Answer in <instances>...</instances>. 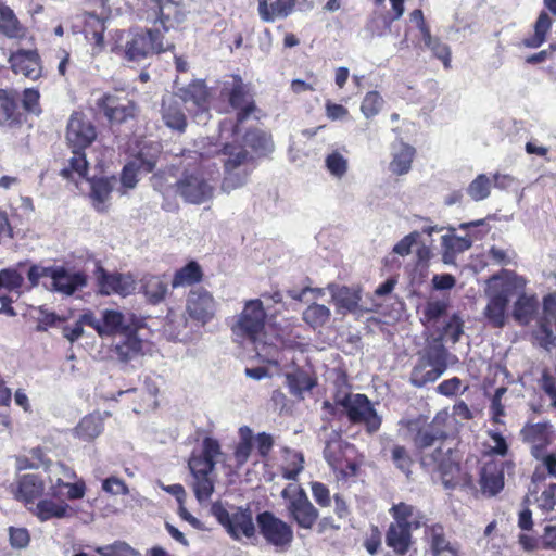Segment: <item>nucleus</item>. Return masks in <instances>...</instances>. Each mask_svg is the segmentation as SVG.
Here are the masks:
<instances>
[{"label": "nucleus", "instance_id": "nucleus-1", "mask_svg": "<svg viewBox=\"0 0 556 556\" xmlns=\"http://www.w3.org/2000/svg\"><path fill=\"white\" fill-rule=\"evenodd\" d=\"M197 150L193 153L197 157L206 161L217 157L224 165V177L220 184V190L227 194L242 188L251 174L250 163L252 155L244 147L226 143L223 147L211 140L201 139L195 142Z\"/></svg>", "mask_w": 556, "mask_h": 556}, {"label": "nucleus", "instance_id": "nucleus-2", "mask_svg": "<svg viewBox=\"0 0 556 556\" xmlns=\"http://www.w3.org/2000/svg\"><path fill=\"white\" fill-rule=\"evenodd\" d=\"M266 316L261 300H249L237 316L231 330L236 342L241 345H253L257 356L266 362H274L275 351L263 340Z\"/></svg>", "mask_w": 556, "mask_h": 556}, {"label": "nucleus", "instance_id": "nucleus-3", "mask_svg": "<svg viewBox=\"0 0 556 556\" xmlns=\"http://www.w3.org/2000/svg\"><path fill=\"white\" fill-rule=\"evenodd\" d=\"M184 157L198 160L195 168H185L180 178L175 182L176 193L187 203L203 204L211 201L214 197L215 187L213 181L219 174L218 166L213 163L212 166L206 161L197 157L193 151H188Z\"/></svg>", "mask_w": 556, "mask_h": 556}, {"label": "nucleus", "instance_id": "nucleus-4", "mask_svg": "<svg viewBox=\"0 0 556 556\" xmlns=\"http://www.w3.org/2000/svg\"><path fill=\"white\" fill-rule=\"evenodd\" d=\"M97 132L92 123L79 112H74L67 123L66 140L72 149L73 156L68 160V167L62 169V176L70 178L72 174L78 177H86L88 162L85 149L96 139Z\"/></svg>", "mask_w": 556, "mask_h": 556}, {"label": "nucleus", "instance_id": "nucleus-5", "mask_svg": "<svg viewBox=\"0 0 556 556\" xmlns=\"http://www.w3.org/2000/svg\"><path fill=\"white\" fill-rule=\"evenodd\" d=\"M523 286L522 279H501L492 277L486 290L488 304L483 311L489 324L502 328L506 323V309L511 296Z\"/></svg>", "mask_w": 556, "mask_h": 556}, {"label": "nucleus", "instance_id": "nucleus-6", "mask_svg": "<svg viewBox=\"0 0 556 556\" xmlns=\"http://www.w3.org/2000/svg\"><path fill=\"white\" fill-rule=\"evenodd\" d=\"M159 28L129 30L124 45L125 58L128 61L140 62L150 55L172 49L174 45L165 43Z\"/></svg>", "mask_w": 556, "mask_h": 556}, {"label": "nucleus", "instance_id": "nucleus-7", "mask_svg": "<svg viewBox=\"0 0 556 556\" xmlns=\"http://www.w3.org/2000/svg\"><path fill=\"white\" fill-rule=\"evenodd\" d=\"M336 404L343 407L351 422L364 425L368 433H375L380 429L381 417L377 414L374 404L365 394H337Z\"/></svg>", "mask_w": 556, "mask_h": 556}, {"label": "nucleus", "instance_id": "nucleus-8", "mask_svg": "<svg viewBox=\"0 0 556 556\" xmlns=\"http://www.w3.org/2000/svg\"><path fill=\"white\" fill-rule=\"evenodd\" d=\"M421 466L437 472L445 489H454L459 483V460L452 447L440 446L421 456Z\"/></svg>", "mask_w": 556, "mask_h": 556}, {"label": "nucleus", "instance_id": "nucleus-9", "mask_svg": "<svg viewBox=\"0 0 556 556\" xmlns=\"http://www.w3.org/2000/svg\"><path fill=\"white\" fill-rule=\"evenodd\" d=\"M81 320L92 327L101 338L123 336L136 330L134 315L116 309H103L100 312V317L89 311L81 315Z\"/></svg>", "mask_w": 556, "mask_h": 556}, {"label": "nucleus", "instance_id": "nucleus-10", "mask_svg": "<svg viewBox=\"0 0 556 556\" xmlns=\"http://www.w3.org/2000/svg\"><path fill=\"white\" fill-rule=\"evenodd\" d=\"M287 501V511L300 528L311 529L318 518V510L309 502L305 491L295 484H288L281 491Z\"/></svg>", "mask_w": 556, "mask_h": 556}, {"label": "nucleus", "instance_id": "nucleus-11", "mask_svg": "<svg viewBox=\"0 0 556 556\" xmlns=\"http://www.w3.org/2000/svg\"><path fill=\"white\" fill-rule=\"evenodd\" d=\"M220 97L227 100L229 105L237 111L233 132L239 134V125L242 124L255 111L252 96L248 92L243 81L239 77H230L223 81Z\"/></svg>", "mask_w": 556, "mask_h": 556}, {"label": "nucleus", "instance_id": "nucleus-12", "mask_svg": "<svg viewBox=\"0 0 556 556\" xmlns=\"http://www.w3.org/2000/svg\"><path fill=\"white\" fill-rule=\"evenodd\" d=\"M212 511L235 540H239L242 535L247 538L254 535L255 525L249 508H236L235 511L229 513L222 505L214 504Z\"/></svg>", "mask_w": 556, "mask_h": 556}, {"label": "nucleus", "instance_id": "nucleus-13", "mask_svg": "<svg viewBox=\"0 0 556 556\" xmlns=\"http://www.w3.org/2000/svg\"><path fill=\"white\" fill-rule=\"evenodd\" d=\"M455 420L445 410L439 412L432 421L418 429L414 437L417 448L424 450L432 446L437 441L455 434Z\"/></svg>", "mask_w": 556, "mask_h": 556}, {"label": "nucleus", "instance_id": "nucleus-14", "mask_svg": "<svg viewBox=\"0 0 556 556\" xmlns=\"http://www.w3.org/2000/svg\"><path fill=\"white\" fill-rule=\"evenodd\" d=\"M260 533L267 543L276 547L289 546L293 540V530L283 520L270 511H263L256 516Z\"/></svg>", "mask_w": 556, "mask_h": 556}, {"label": "nucleus", "instance_id": "nucleus-15", "mask_svg": "<svg viewBox=\"0 0 556 556\" xmlns=\"http://www.w3.org/2000/svg\"><path fill=\"white\" fill-rule=\"evenodd\" d=\"M216 311L217 302L210 291L202 287L190 290L186 301L189 318L204 326L214 318Z\"/></svg>", "mask_w": 556, "mask_h": 556}, {"label": "nucleus", "instance_id": "nucleus-16", "mask_svg": "<svg viewBox=\"0 0 556 556\" xmlns=\"http://www.w3.org/2000/svg\"><path fill=\"white\" fill-rule=\"evenodd\" d=\"M147 7L153 11V20L162 24L164 31L176 28L187 14L186 0H148Z\"/></svg>", "mask_w": 556, "mask_h": 556}, {"label": "nucleus", "instance_id": "nucleus-17", "mask_svg": "<svg viewBox=\"0 0 556 556\" xmlns=\"http://www.w3.org/2000/svg\"><path fill=\"white\" fill-rule=\"evenodd\" d=\"M96 105L111 123H125L136 114L135 103L117 93L102 94L96 100Z\"/></svg>", "mask_w": 556, "mask_h": 556}, {"label": "nucleus", "instance_id": "nucleus-18", "mask_svg": "<svg viewBox=\"0 0 556 556\" xmlns=\"http://www.w3.org/2000/svg\"><path fill=\"white\" fill-rule=\"evenodd\" d=\"M96 277L100 292L104 295L114 293L121 296H127L136 290V279L129 273H110L103 267L98 266L96 269Z\"/></svg>", "mask_w": 556, "mask_h": 556}, {"label": "nucleus", "instance_id": "nucleus-19", "mask_svg": "<svg viewBox=\"0 0 556 556\" xmlns=\"http://www.w3.org/2000/svg\"><path fill=\"white\" fill-rule=\"evenodd\" d=\"M86 285L87 278L85 274L71 271L63 266H54L50 282H43L46 289L66 296L73 295Z\"/></svg>", "mask_w": 556, "mask_h": 556}, {"label": "nucleus", "instance_id": "nucleus-20", "mask_svg": "<svg viewBox=\"0 0 556 556\" xmlns=\"http://www.w3.org/2000/svg\"><path fill=\"white\" fill-rule=\"evenodd\" d=\"M45 481L36 473L18 476L15 482L11 484V492L14 498L23 502L27 508L42 496Z\"/></svg>", "mask_w": 556, "mask_h": 556}, {"label": "nucleus", "instance_id": "nucleus-21", "mask_svg": "<svg viewBox=\"0 0 556 556\" xmlns=\"http://www.w3.org/2000/svg\"><path fill=\"white\" fill-rule=\"evenodd\" d=\"M544 316L541 320L539 339L541 344L549 350L556 341V294L544 298Z\"/></svg>", "mask_w": 556, "mask_h": 556}, {"label": "nucleus", "instance_id": "nucleus-22", "mask_svg": "<svg viewBox=\"0 0 556 556\" xmlns=\"http://www.w3.org/2000/svg\"><path fill=\"white\" fill-rule=\"evenodd\" d=\"M9 62L14 73L22 74L33 80L39 78L41 75L40 60L36 51L18 50L11 54Z\"/></svg>", "mask_w": 556, "mask_h": 556}, {"label": "nucleus", "instance_id": "nucleus-23", "mask_svg": "<svg viewBox=\"0 0 556 556\" xmlns=\"http://www.w3.org/2000/svg\"><path fill=\"white\" fill-rule=\"evenodd\" d=\"M327 289L329 290L332 301L337 306V312L339 314H346V313H357L359 311V301H361V294L359 291L345 287V286H338L334 283H329L327 286Z\"/></svg>", "mask_w": 556, "mask_h": 556}, {"label": "nucleus", "instance_id": "nucleus-24", "mask_svg": "<svg viewBox=\"0 0 556 556\" xmlns=\"http://www.w3.org/2000/svg\"><path fill=\"white\" fill-rule=\"evenodd\" d=\"M23 113L18 99L12 91L0 89V126L14 128L22 125Z\"/></svg>", "mask_w": 556, "mask_h": 556}, {"label": "nucleus", "instance_id": "nucleus-25", "mask_svg": "<svg viewBox=\"0 0 556 556\" xmlns=\"http://www.w3.org/2000/svg\"><path fill=\"white\" fill-rule=\"evenodd\" d=\"M433 556H460V547L456 542L446 539L441 525H432L426 528Z\"/></svg>", "mask_w": 556, "mask_h": 556}, {"label": "nucleus", "instance_id": "nucleus-26", "mask_svg": "<svg viewBox=\"0 0 556 556\" xmlns=\"http://www.w3.org/2000/svg\"><path fill=\"white\" fill-rule=\"evenodd\" d=\"M161 115L164 124L178 132H184L187 118L176 96H166L162 100Z\"/></svg>", "mask_w": 556, "mask_h": 556}, {"label": "nucleus", "instance_id": "nucleus-27", "mask_svg": "<svg viewBox=\"0 0 556 556\" xmlns=\"http://www.w3.org/2000/svg\"><path fill=\"white\" fill-rule=\"evenodd\" d=\"M480 485L483 494L494 496L504 488L503 463L489 462L480 475Z\"/></svg>", "mask_w": 556, "mask_h": 556}, {"label": "nucleus", "instance_id": "nucleus-28", "mask_svg": "<svg viewBox=\"0 0 556 556\" xmlns=\"http://www.w3.org/2000/svg\"><path fill=\"white\" fill-rule=\"evenodd\" d=\"M521 434L525 441L532 444V455L539 458L542 450L551 441L552 426L547 421L527 425Z\"/></svg>", "mask_w": 556, "mask_h": 556}, {"label": "nucleus", "instance_id": "nucleus-29", "mask_svg": "<svg viewBox=\"0 0 556 556\" xmlns=\"http://www.w3.org/2000/svg\"><path fill=\"white\" fill-rule=\"evenodd\" d=\"M382 454L388 457L394 466L409 477L412 470L410 467L413 465V459L409 455L407 448L403 445H400L393 442L389 438H382Z\"/></svg>", "mask_w": 556, "mask_h": 556}, {"label": "nucleus", "instance_id": "nucleus-30", "mask_svg": "<svg viewBox=\"0 0 556 556\" xmlns=\"http://www.w3.org/2000/svg\"><path fill=\"white\" fill-rule=\"evenodd\" d=\"M41 522L56 518L70 517V505L66 503H56L52 500H41L27 508Z\"/></svg>", "mask_w": 556, "mask_h": 556}, {"label": "nucleus", "instance_id": "nucleus-31", "mask_svg": "<svg viewBox=\"0 0 556 556\" xmlns=\"http://www.w3.org/2000/svg\"><path fill=\"white\" fill-rule=\"evenodd\" d=\"M156 166V161L153 156L146 159L143 152L139 154V157L132 162L126 164L123 168L121 182L123 187L132 189L138 182V173L146 172L151 173Z\"/></svg>", "mask_w": 556, "mask_h": 556}, {"label": "nucleus", "instance_id": "nucleus-32", "mask_svg": "<svg viewBox=\"0 0 556 556\" xmlns=\"http://www.w3.org/2000/svg\"><path fill=\"white\" fill-rule=\"evenodd\" d=\"M412 530V528L401 526V523H390L386 533V544L397 555H405L413 543Z\"/></svg>", "mask_w": 556, "mask_h": 556}, {"label": "nucleus", "instance_id": "nucleus-33", "mask_svg": "<svg viewBox=\"0 0 556 556\" xmlns=\"http://www.w3.org/2000/svg\"><path fill=\"white\" fill-rule=\"evenodd\" d=\"M169 279L166 275L146 276L142 278V289L146 299L151 304L163 302L168 293Z\"/></svg>", "mask_w": 556, "mask_h": 556}, {"label": "nucleus", "instance_id": "nucleus-34", "mask_svg": "<svg viewBox=\"0 0 556 556\" xmlns=\"http://www.w3.org/2000/svg\"><path fill=\"white\" fill-rule=\"evenodd\" d=\"M115 182L114 177H100L90 180V198L97 211H105L106 202L110 200Z\"/></svg>", "mask_w": 556, "mask_h": 556}, {"label": "nucleus", "instance_id": "nucleus-35", "mask_svg": "<svg viewBox=\"0 0 556 556\" xmlns=\"http://www.w3.org/2000/svg\"><path fill=\"white\" fill-rule=\"evenodd\" d=\"M136 330L123 334V339L114 345V352L122 362L135 359L142 353L143 342L136 336Z\"/></svg>", "mask_w": 556, "mask_h": 556}, {"label": "nucleus", "instance_id": "nucleus-36", "mask_svg": "<svg viewBox=\"0 0 556 556\" xmlns=\"http://www.w3.org/2000/svg\"><path fill=\"white\" fill-rule=\"evenodd\" d=\"M452 357L442 343V339L438 338L427 348L419 361L445 371Z\"/></svg>", "mask_w": 556, "mask_h": 556}, {"label": "nucleus", "instance_id": "nucleus-37", "mask_svg": "<svg viewBox=\"0 0 556 556\" xmlns=\"http://www.w3.org/2000/svg\"><path fill=\"white\" fill-rule=\"evenodd\" d=\"M258 0V14L264 22H273L277 17L288 16L295 3V0Z\"/></svg>", "mask_w": 556, "mask_h": 556}, {"label": "nucleus", "instance_id": "nucleus-38", "mask_svg": "<svg viewBox=\"0 0 556 556\" xmlns=\"http://www.w3.org/2000/svg\"><path fill=\"white\" fill-rule=\"evenodd\" d=\"M390 513L395 520L393 523H401V526H406L412 529H418L426 525L422 520V516H420L412 505L405 503L393 505Z\"/></svg>", "mask_w": 556, "mask_h": 556}, {"label": "nucleus", "instance_id": "nucleus-39", "mask_svg": "<svg viewBox=\"0 0 556 556\" xmlns=\"http://www.w3.org/2000/svg\"><path fill=\"white\" fill-rule=\"evenodd\" d=\"M104 30L105 24L103 20L93 13L86 14L84 31L87 39L94 41V53L101 52L104 48Z\"/></svg>", "mask_w": 556, "mask_h": 556}, {"label": "nucleus", "instance_id": "nucleus-40", "mask_svg": "<svg viewBox=\"0 0 556 556\" xmlns=\"http://www.w3.org/2000/svg\"><path fill=\"white\" fill-rule=\"evenodd\" d=\"M415 155V149L406 143H400L393 150V159L390 163V170L396 175H404L409 172Z\"/></svg>", "mask_w": 556, "mask_h": 556}, {"label": "nucleus", "instance_id": "nucleus-41", "mask_svg": "<svg viewBox=\"0 0 556 556\" xmlns=\"http://www.w3.org/2000/svg\"><path fill=\"white\" fill-rule=\"evenodd\" d=\"M177 96L185 103H193L198 108H204L207 102L208 92L204 81L194 80L187 87L179 88Z\"/></svg>", "mask_w": 556, "mask_h": 556}, {"label": "nucleus", "instance_id": "nucleus-42", "mask_svg": "<svg viewBox=\"0 0 556 556\" xmlns=\"http://www.w3.org/2000/svg\"><path fill=\"white\" fill-rule=\"evenodd\" d=\"M203 276L201 266L191 261L180 269L176 270L170 285L173 288L186 287L201 281Z\"/></svg>", "mask_w": 556, "mask_h": 556}, {"label": "nucleus", "instance_id": "nucleus-43", "mask_svg": "<svg viewBox=\"0 0 556 556\" xmlns=\"http://www.w3.org/2000/svg\"><path fill=\"white\" fill-rule=\"evenodd\" d=\"M244 143L260 155H266L274 151L271 137L261 129L249 130L244 135Z\"/></svg>", "mask_w": 556, "mask_h": 556}, {"label": "nucleus", "instance_id": "nucleus-44", "mask_svg": "<svg viewBox=\"0 0 556 556\" xmlns=\"http://www.w3.org/2000/svg\"><path fill=\"white\" fill-rule=\"evenodd\" d=\"M286 380L290 393L299 397H301L305 391L312 390L315 386V380L302 369H295L291 372H287Z\"/></svg>", "mask_w": 556, "mask_h": 556}, {"label": "nucleus", "instance_id": "nucleus-45", "mask_svg": "<svg viewBox=\"0 0 556 556\" xmlns=\"http://www.w3.org/2000/svg\"><path fill=\"white\" fill-rule=\"evenodd\" d=\"M445 371L438 369L437 367L429 366L418 361L416 366L413 368L410 374V382L417 388H421L427 383L434 382Z\"/></svg>", "mask_w": 556, "mask_h": 556}, {"label": "nucleus", "instance_id": "nucleus-46", "mask_svg": "<svg viewBox=\"0 0 556 556\" xmlns=\"http://www.w3.org/2000/svg\"><path fill=\"white\" fill-rule=\"evenodd\" d=\"M330 309L327 306L317 303L308 305L302 314L303 320L314 329L326 325L330 320Z\"/></svg>", "mask_w": 556, "mask_h": 556}, {"label": "nucleus", "instance_id": "nucleus-47", "mask_svg": "<svg viewBox=\"0 0 556 556\" xmlns=\"http://www.w3.org/2000/svg\"><path fill=\"white\" fill-rule=\"evenodd\" d=\"M0 31L9 38H18L23 35L17 17L7 5H0Z\"/></svg>", "mask_w": 556, "mask_h": 556}, {"label": "nucleus", "instance_id": "nucleus-48", "mask_svg": "<svg viewBox=\"0 0 556 556\" xmlns=\"http://www.w3.org/2000/svg\"><path fill=\"white\" fill-rule=\"evenodd\" d=\"M102 420L97 415L85 416L75 428L76 435L85 441L97 438L102 431Z\"/></svg>", "mask_w": 556, "mask_h": 556}, {"label": "nucleus", "instance_id": "nucleus-49", "mask_svg": "<svg viewBox=\"0 0 556 556\" xmlns=\"http://www.w3.org/2000/svg\"><path fill=\"white\" fill-rule=\"evenodd\" d=\"M538 302L534 296L521 294L515 303L513 316L521 325H527L536 309Z\"/></svg>", "mask_w": 556, "mask_h": 556}, {"label": "nucleus", "instance_id": "nucleus-50", "mask_svg": "<svg viewBox=\"0 0 556 556\" xmlns=\"http://www.w3.org/2000/svg\"><path fill=\"white\" fill-rule=\"evenodd\" d=\"M551 27V17L546 12L542 11L534 24V35L526 38L523 45L528 48H539L545 41L546 34Z\"/></svg>", "mask_w": 556, "mask_h": 556}, {"label": "nucleus", "instance_id": "nucleus-51", "mask_svg": "<svg viewBox=\"0 0 556 556\" xmlns=\"http://www.w3.org/2000/svg\"><path fill=\"white\" fill-rule=\"evenodd\" d=\"M492 180L485 175H478L467 187L466 192L471 200L479 202L489 198Z\"/></svg>", "mask_w": 556, "mask_h": 556}, {"label": "nucleus", "instance_id": "nucleus-52", "mask_svg": "<svg viewBox=\"0 0 556 556\" xmlns=\"http://www.w3.org/2000/svg\"><path fill=\"white\" fill-rule=\"evenodd\" d=\"M47 470L49 473V479L51 483V489H56L62 486L65 482L64 479L72 480L76 477V473L73 469L64 465L63 463H50L47 466Z\"/></svg>", "mask_w": 556, "mask_h": 556}, {"label": "nucleus", "instance_id": "nucleus-53", "mask_svg": "<svg viewBox=\"0 0 556 556\" xmlns=\"http://www.w3.org/2000/svg\"><path fill=\"white\" fill-rule=\"evenodd\" d=\"M23 283L24 277L17 268L10 267L0 270V289L20 293V289Z\"/></svg>", "mask_w": 556, "mask_h": 556}, {"label": "nucleus", "instance_id": "nucleus-54", "mask_svg": "<svg viewBox=\"0 0 556 556\" xmlns=\"http://www.w3.org/2000/svg\"><path fill=\"white\" fill-rule=\"evenodd\" d=\"M96 553L101 556H140L130 545L123 541H116L113 544L94 547Z\"/></svg>", "mask_w": 556, "mask_h": 556}, {"label": "nucleus", "instance_id": "nucleus-55", "mask_svg": "<svg viewBox=\"0 0 556 556\" xmlns=\"http://www.w3.org/2000/svg\"><path fill=\"white\" fill-rule=\"evenodd\" d=\"M288 464L282 468V477L287 480H296L303 470L304 457L302 453L287 450Z\"/></svg>", "mask_w": 556, "mask_h": 556}, {"label": "nucleus", "instance_id": "nucleus-56", "mask_svg": "<svg viewBox=\"0 0 556 556\" xmlns=\"http://www.w3.org/2000/svg\"><path fill=\"white\" fill-rule=\"evenodd\" d=\"M448 302L446 300H432L427 302L424 308V319L426 323L438 321L446 314Z\"/></svg>", "mask_w": 556, "mask_h": 556}, {"label": "nucleus", "instance_id": "nucleus-57", "mask_svg": "<svg viewBox=\"0 0 556 556\" xmlns=\"http://www.w3.org/2000/svg\"><path fill=\"white\" fill-rule=\"evenodd\" d=\"M189 469L193 477L210 476L215 468V463L201 456L192 454L188 462Z\"/></svg>", "mask_w": 556, "mask_h": 556}, {"label": "nucleus", "instance_id": "nucleus-58", "mask_svg": "<svg viewBox=\"0 0 556 556\" xmlns=\"http://www.w3.org/2000/svg\"><path fill=\"white\" fill-rule=\"evenodd\" d=\"M383 105V99L377 91H369L363 99L361 111L366 118L377 115Z\"/></svg>", "mask_w": 556, "mask_h": 556}, {"label": "nucleus", "instance_id": "nucleus-59", "mask_svg": "<svg viewBox=\"0 0 556 556\" xmlns=\"http://www.w3.org/2000/svg\"><path fill=\"white\" fill-rule=\"evenodd\" d=\"M193 491L200 503L207 501L214 492V481L210 476L193 477Z\"/></svg>", "mask_w": 556, "mask_h": 556}, {"label": "nucleus", "instance_id": "nucleus-60", "mask_svg": "<svg viewBox=\"0 0 556 556\" xmlns=\"http://www.w3.org/2000/svg\"><path fill=\"white\" fill-rule=\"evenodd\" d=\"M463 333L464 321L457 314H453L445 324L442 336L447 340H451L452 343H456L459 341Z\"/></svg>", "mask_w": 556, "mask_h": 556}, {"label": "nucleus", "instance_id": "nucleus-61", "mask_svg": "<svg viewBox=\"0 0 556 556\" xmlns=\"http://www.w3.org/2000/svg\"><path fill=\"white\" fill-rule=\"evenodd\" d=\"M326 167L337 178H341L348 170V161L339 152H332L326 157Z\"/></svg>", "mask_w": 556, "mask_h": 556}, {"label": "nucleus", "instance_id": "nucleus-62", "mask_svg": "<svg viewBox=\"0 0 556 556\" xmlns=\"http://www.w3.org/2000/svg\"><path fill=\"white\" fill-rule=\"evenodd\" d=\"M37 320L38 324L36 326V331L43 332L47 331L49 327H61L64 324L65 318L56 315L55 313L40 309Z\"/></svg>", "mask_w": 556, "mask_h": 556}, {"label": "nucleus", "instance_id": "nucleus-63", "mask_svg": "<svg viewBox=\"0 0 556 556\" xmlns=\"http://www.w3.org/2000/svg\"><path fill=\"white\" fill-rule=\"evenodd\" d=\"M543 511H551L556 506V483H551L535 500Z\"/></svg>", "mask_w": 556, "mask_h": 556}, {"label": "nucleus", "instance_id": "nucleus-64", "mask_svg": "<svg viewBox=\"0 0 556 556\" xmlns=\"http://www.w3.org/2000/svg\"><path fill=\"white\" fill-rule=\"evenodd\" d=\"M40 94L39 91L34 88H27L23 92V108L28 113L39 115L41 112L39 104Z\"/></svg>", "mask_w": 556, "mask_h": 556}]
</instances>
